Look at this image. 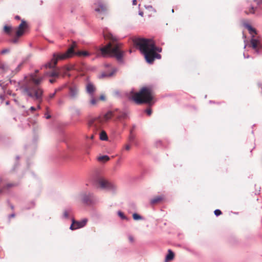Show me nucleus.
Returning <instances> with one entry per match:
<instances>
[{
	"mask_svg": "<svg viewBox=\"0 0 262 262\" xmlns=\"http://www.w3.org/2000/svg\"><path fill=\"white\" fill-rule=\"evenodd\" d=\"M133 42L134 45L144 55L147 63L152 64L155 59L161 58V55L158 53L161 52L162 49L157 47L152 40L143 38H134Z\"/></svg>",
	"mask_w": 262,
	"mask_h": 262,
	"instance_id": "obj_1",
	"label": "nucleus"
},
{
	"mask_svg": "<svg viewBox=\"0 0 262 262\" xmlns=\"http://www.w3.org/2000/svg\"><path fill=\"white\" fill-rule=\"evenodd\" d=\"M39 71L36 70L35 73L26 77L25 83L21 87V90L25 94L30 97L35 98L36 99H40L43 93L42 90L38 86L42 82L43 77H37L36 74Z\"/></svg>",
	"mask_w": 262,
	"mask_h": 262,
	"instance_id": "obj_2",
	"label": "nucleus"
},
{
	"mask_svg": "<svg viewBox=\"0 0 262 262\" xmlns=\"http://www.w3.org/2000/svg\"><path fill=\"white\" fill-rule=\"evenodd\" d=\"M103 36L105 39L110 40V42L101 48L102 55L105 56L109 55L116 58L119 61H122L124 55V52L122 50V44L118 42L117 38L110 32L103 31Z\"/></svg>",
	"mask_w": 262,
	"mask_h": 262,
	"instance_id": "obj_3",
	"label": "nucleus"
},
{
	"mask_svg": "<svg viewBox=\"0 0 262 262\" xmlns=\"http://www.w3.org/2000/svg\"><path fill=\"white\" fill-rule=\"evenodd\" d=\"M132 97L137 104L149 103L153 99V94L150 88L144 87L139 92L133 93Z\"/></svg>",
	"mask_w": 262,
	"mask_h": 262,
	"instance_id": "obj_4",
	"label": "nucleus"
},
{
	"mask_svg": "<svg viewBox=\"0 0 262 262\" xmlns=\"http://www.w3.org/2000/svg\"><path fill=\"white\" fill-rule=\"evenodd\" d=\"M93 8L97 18L103 19L107 13V6L102 0H97L94 4Z\"/></svg>",
	"mask_w": 262,
	"mask_h": 262,
	"instance_id": "obj_5",
	"label": "nucleus"
},
{
	"mask_svg": "<svg viewBox=\"0 0 262 262\" xmlns=\"http://www.w3.org/2000/svg\"><path fill=\"white\" fill-rule=\"evenodd\" d=\"M245 27L248 29L249 33L251 35L250 47H252L256 52H258L259 50L262 49V45L259 39L255 38V35L257 34L256 29L249 24H245Z\"/></svg>",
	"mask_w": 262,
	"mask_h": 262,
	"instance_id": "obj_6",
	"label": "nucleus"
},
{
	"mask_svg": "<svg viewBox=\"0 0 262 262\" xmlns=\"http://www.w3.org/2000/svg\"><path fill=\"white\" fill-rule=\"evenodd\" d=\"M77 47L76 42L73 41L67 51L63 54H54L53 61L54 65L57 64L58 60H64L72 56L74 53V49Z\"/></svg>",
	"mask_w": 262,
	"mask_h": 262,
	"instance_id": "obj_7",
	"label": "nucleus"
},
{
	"mask_svg": "<svg viewBox=\"0 0 262 262\" xmlns=\"http://www.w3.org/2000/svg\"><path fill=\"white\" fill-rule=\"evenodd\" d=\"M28 28V25L27 21L24 19L21 20V23L16 27L15 30V34L14 37L11 39V41L13 43H17L18 42L19 37L23 36L26 29Z\"/></svg>",
	"mask_w": 262,
	"mask_h": 262,
	"instance_id": "obj_8",
	"label": "nucleus"
},
{
	"mask_svg": "<svg viewBox=\"0 0 262 262\" xmlns=\"http://www.w3.org/2000/svg\"><path fill=\"white\" fill-rule=\"evenodd\" d=\"M103 123V119L100 116L95 117H90L88 120L89 126L93 127L95 130L101 129Z\"/></svg>",
	"mask_w": 262,
	"mask_h": 262,
	"instance_id": "obj_9",
	"label": "nucleus"
},
{
	"mask_svg": "<svg viewBox=\"0 0 262 262\" xmlns=\"http://www.w3.org/2000/svg\"><path fill=\"white\" fill-rule=\"evenodd\" d=\"M56 64L54 65V62L53 61V58L51 60V61L47 63L46 64H45L44 67L47 69L49 68L50 69H52L51 71L47 72L45 73V76H49L52 78H58L59 74H60V71L58 69H54Z\"/></svg>",
	"mask_w": 262,
	"mask_h": 262,
	"instance_id": "obj_10",
	"label": "nucleus"
},
{
	"mask_svg": "<svg viewBox=\"0 0 262 262\" xmlns=\"http://www.w3.org/2000/svg\"><path fill=\"white\" fill-rule=\"evenodd\" d=\"M98 182L100 187L103 189L111 190L115 188L113 183L104 179H99Z\"/></svg>",
	"mask_w": 262,
	"mask_h": 262,
	"instance_id": "obj_11",
	"label": "nucleus"
},
{
	"mask_svg": "<svg viewBox=\"0 0 262 262\" xmlns=\"http://www.w3.org/2000/svg\"><path fill=\"white\" fill-rule=\"evenodd\" d=\"M105 66L108 68V71L102 73L101 74V77H111L114 75L117 71V69L115 67H112L110 64H105Z\"/></svg>",
	"mask_w": 262,
	"mask_h": 262,
	"instance_id": "obj_12",
	"label": "nucleus"
},
{
	"mask_svg": "<svg viewBox=\"0 0 262 262\" xmlns=\"http://www.w3.org/2000/svg\"><path fill=\"white\" fill-rule=\"evenodd\" d=\"M88 222V220L84 219L81 221H75L73 220L72 224L70 226V229L72 230L84 227Z\"/></svg>",
	"mask_w": 262,
	"mask_h": 262,
	"instance_id": "obj_13",
	"label": "nucleus"
},
{
	"mask_svg": "<svg viewBox=\"0 0 262 262\" xmlns=\"http://www.w3.org/2000/svg\"><path fill=\"white\" fill-rule=\"evenodd\" d=\"M14 29L12 26L5 25L3 31L5 33L8 35H11Z\"/></svg>",
	"mask_w": 262,
	"mask_h": 262,
	"instance_id": "obj_14",
	"label": "nucleus"
},
{
	"mask_svg": "<svg viewBox=\"0 0 262 262\" xmlns=\"http://www.w3.org/2000/svg\"><path fill=\"white\" fill-rule=\"evenodd\" d=\"M164 199L162 196H157L150 200V204L152 205L158 204L161 202Z\"/></svg>",
	"mask_w": 262,
	"mask_h": 262,
	"instance_id": "obj_15",
	"label": "nucleus"
},
{
	"mask_svg": "<svg viewBox=\"0 0 262 262\" xmlns=\"http://www.w3.org/2000/svg\"><path fill=\"white\" fill-rule=\"evenodd\" d=\"M115 114L114 112H112V111L108 112L106 114H105L104 115L103 117H102V118L103 119V122L105 121L108 120L109 119H110L112 118V116H115Z\"/></svg>",
	"mask_w": 262,
	"mask_h": 262,
	"instance_id": "obj_16",
	"label": "nucleus"
},
{
	"mask_svg": "<svg viewBox=\"0 0 262 262\" xmlns=\"http://www.w3.org/2000/svg\"><path fill=\"white\" fill-rule=\"evenodd\" d=\"M174 256V253L170 249H169L168 250V254L166 256L165 260L166 261L172 260L173 259Z\"/></svg>",
	"mask_w": 262,
	"mask_h": 262,
	"instance_id": "obj_17",
	"label": "nucleus"
},
{
	"mask_svg": "<svg viewBox=\"0 0 262 262\" xmlns=\"http://www.w3.org/2000/svg\"><path fill=\"white\" fill-rule=\"evenodd\" d=\"M95 91V86L91 83H89L86 85V91L90 94H93Z\"/></svg>",
	"mask_w": 262,
	"mask_h": 262,
	"instance_id": "obj_18",
	"label": "nucleus"
},
{
	"mask_svg": "<svg viewBox=\"0 0 262 262\" xmlns=\"http://www.w3.org/2000/svg\"><path fill=\"white\" fill-rule=\"evenodd\" d=\"M78 94V91L77 89L71 88L70 89V95L71 97L74 98L76 97Z\"/></svg>",
	"mask_w": 262,
	"mask_h": 262,
	"instance_id": "obj_19",
	"label": "nucleus"
},
{
	"mask_svg": "<svg viewBox=\"0 0 262 262\" xmlns=\"http://www.w3.org/2000/svg\"><path fill=\"white\" fill-rule=\"evenodd\" d=\"M109 160H110L109 157L107 156H106V155L100 156L98 158V160L99 162H105L106 161H108Z\"/></svg>",
	"mask_w": 262,
	"mask_h": 262,
	"instance_id": "obj_20",
	"label": "nucleus"
},
{
	"mask_svg": "<svg viewBox=\"0 0 262 262\" xmlns=\"http://www.w3.org/2000/svg\"><path fill=\"white\" fill-rule=\"evenodd\" d=\"M100 139L101 140H103V141H105V140H107V136L105 131H104V130L101 131V132L100 134Z\"/></svg>",
	"mask_w": 262,
	"mask_h": 262,
	"instance_id": "obj_21",
	"label": "nucleus"
},
{
	"mask_svg": "<svg viewBox=\"0 0 262 262\" xmlns=\"http://www.w3.org/2000/svg\"><path fill=\"white\" fill-rule=\"evenodd\" d=\"M76 55L79 56H86L89 55V53L86 51H78L75 53Z\"/></svg>",
	"mask_w": 262,
	"mask_h": 262,
	"instance_id": "obj_22",
	"label": "nucleus"
},
{
	"mask_svg": "<svg viewBox=\"0 0 262 262\" xmlns=\"http://www.w3.org/2000/svg\"><path fill=\"white\" fill-rule=\"evenodd\" d=\"M0 69H2L4 72H6L9 70L8 66L4 63H0Z\"/></svg>",
	"mask_w": 262,
	"mask_h": 262,
	"instance_id": "obj_23",
	"label": "nucleus"
},
{
	"mask_svg": "<svg viewBox=\"0 0 262 262\" xmlns=\"http://www.w3.org/2000/svg\"><path fill=\"white\" fill-rule=\"evenodd\" d=\"M17 185L15 183H8L6 186L3 187V189H9L11 187H15Z\"/></svg>",
	"mask_w": 262,
	"mask_h": 262,
	"instance_id": "obj_24",
	"label": "nucleus"
},
{
	"mask_svg": "<svg viewBox=\"0 0 262 262\" xmlns=\"http://www.w3.org/2000/svg\"><path fill=\"white\" fill-rule=\"evenodd\" d=\"M118 215L123 220H127V218L126 217V216L124 214V213L119 211L118 212Z\"/></svg>",
	"mask_w": 262,
	"mask_h": 262,
	"instance_id": "obj_25",
	"label": "nucleus"
},
{
	"mask_svg": "<svg viewBox=\"0 0 262 262\" xmlns=\"http://www.w3.org/2000/svg\"><path fill=\"white\" fill-rule=\"evenodd\" d=\"M133 217L135 220H139L142 219V217L137 213H134L133 215Z\"/></svg>",
	"mask_w": 262,
	"mask_h": 262,
	"instance_id": "obj_26",
	"label": "nucleus"
},
{
	"mask_svg": "<svg viewBox=\"0 0 262 262\" xmlns=\"http://www.w3.org/2000/svg\"><path fill=\"white\" fill-rule=\"evenodd\" d=\"M126 114L125 113H121V114L117 116L118 119L125 118L126 117Z\"/></svg>",
	"mask_w": 262,
	"mask_h": 262,
	"instance_id": "obj_27",
	"label": "nucleus"
},
{
	"mask_svg": "<svg viewBox=\"0 0 262 262\" xmlns=\"http://www.w3.org/2000/svg\"><path fill=\"white\" fill-rule=\"evenodd\" d=\"M214 213L215 215L216 216H219L222 214V211L219 209L215 210V211H214Z\"/></svg>",
	"mask_w": 262,
	"mask_h": 262,
	"instance_id": "obj_28",
	"label": "nucleus"
},
{
	"mask_svg": "<svg viewBox=\"0 0 262 262\" xmlns=\"http://www.w3.org/2000/svg\"><path fill=\"white\" fill-rule=\"evenodd\" d=\"M56 91L57 90H55V92L52 93V94H50L49 96V99H52V98H53L55 95H56Z\"/></svg>",
	"mask_w": 262,
	"mask_h": 262,
	"instance_id": "obj_29",
	"label": "nucleus"
},
{
	"mask_svg": "<svg viewBox=\"0 0 262 262\" xmlns=\"http://www.w3.org/2000/svg\"><path fill=\"white\" fill-rule=\"evenodd\" d=\"M9 51L10 50L8 49H4L2 50L1 53L2 54H6V53L9 52Z\"/></svg>",
	"mask_w": 262,
	"mask_h": 262,
	"instance_id": "obj_30",
	"label": "nucleus"
},
{
	"mask_svg": "<svg viewBox=\"0 0 262 262\" xmlns=\"http://www.w3.org/2000/svg\"><path fill=\"white\" fill-rule=\"evenodd\" d=\"M98 100L94 99V98H93L90 101V103L92 105H95L97 103Z\"/></svg>",
	"mask_w": 262,
	"mask_h": 262,
	"instance_id": "obj_31",
	"label": "nucleus"
},
{
	"mask_svg": "<svg viewBox=\"0 0 262 262\" xmlns=\"http://www.w3.org/2000/svg\"><path fill=\"white\" fill-rule=\"evenodd\" d=\"M69 212L68 211H64V212H63V215L65 217L67 218L69 216Z\"/></svg>",
	"mask_w": 262,
	"mask_h": 262,
	"instance_id": "obj_32",
	"label": "nucleus"
},
{
	"mask_svg": "<svg viewBox=\"0 0 262 262\" xmlns=\"http://www.w3.org/2000/svg\"><path fill=\"white\" fill-rule=\"evenodd\" d=\"M146 112L148 115L150 116L151 114V110L149 108L146 110Z\"/></svg>",
	"mask_w": 262,
	"mask_h": 262,
	"instance_id": "obj_33",
	"label": "nucleus"
},
{
	"mask_svg": "<svg viewBox=\"0 0 262 262\" xmlns=\"http://www.w3.org/2000/svg\"><path fill=\"white\" fill-rule=\"evenodd\" d=\"M128 239H129V242L131 243H133L134 241V237L131 235L129 236Z\"/></svg>",
	"mask_w": 262,
	"mask_h": 262,
	"instance_id": "obj_34",
	"label": "nucleus"
},
{
	"mask_svg": "<svg viewBox=\"0 0 262 262\" xmlns=\"http://www.w3.org/2000/svg\"><path fill=\"white\" fill-rule=\"evenodd\" d=\"M83 202H84L85 203H86L87 204H89L90 203L89 201L88 200H87L85 197L83 198Z\"/></svg>",
	"mask_w": 262,
	"mask_h": 262,
	"instance_id": "obj_35",
	"label": "nucleus"
},
{
	"mask_svg": "<svg viewBox=\"0 0 262 262\" xmlns=\"http://www.w3.org/2000/svg\"><path fill=\"white\" fill-rule=\"evenodd\" d=\"M49 81H50V83H53L55 81V78H51V79H50L49 80Z\"/></svg>",
	"mask_w": 262,
	"mask_h": 262,
	"instance_id": "obj_36",
	"label": "nucleus"
},
{
	"mask_svg": "<svg viewBox=\"0 0 262 262\" xmlns=\"http://www.w3.org/2000/svg\"><path fill=\"white\" fill-rule=\"evenodd\" d=\"M125 149L127 150H129L130 149V146L128 145H127L125 146Z\"/></svg>",
	"mask_w": 262,
	"mask_h": 262,
	"instance_id": "obj_37",
	"label": "nucleus"
},
{
	"mask_svg": "<svg viewBox=\"0 0 262 262\" xmlns=\"http://www.w3.org/2000/svg\"><path fill=\"white\" fill-rule=\"evenodd\" d=\"M137 4V0H133V5H136Z\"/></svg>",
	"mask_w": 262,
	"mask_h": 262,
	"instance_id": "obj_38",
	"label": "nucleus"
},
{
	"mask_svg": "<svg viewBox=\"0 0 262 262\" xmlns=\"http://www.w3.org/2000/svg\"><path fill=\"white\" fill-rule=\"evenodd\" d=\"M250 13H254V8L253 7H252L251 8V10L250 11Z\"/></svg>",
	"mask_w": 262,
	"mask_h": 262,
	"instance_id": "obj_39",
	"label": "nucleus"
},
{
	"mask_svg": "<svg viewBox=\"0 0 262 262\" xmlns=\"http://www.w3.org/2000/svg\"><path fill=\"white\" fill-rule=\"evenodd\" d=\"M15 19H17V20H19V19H20V17L18 15H16V16H15Z\"/></svg>",
	"mask_w": 262,
	"mask_h": 262,
	"instance_id": "obj_40",
	"label": "nucleus"
},
{
	"mask_svg": "<svg viewBox=\"0 0 262 262\" xmlns=\"http://www.w3.org/2000/svg\"><path fill=\"white\" fill-rule=\"evenodd\" d=\"M21 64H20L19 65H18V66L17 68H16V70H17L18 71L20 70V68H21Z\"/></svg>",
	"mask_w": 262,
	"mask_h": 262,
	"instance_id": "obj_41",
	"label": "nucleus"
},
{
	"mask_svg": "<svg viewBox=\"0 0 262 262\" xmlns=\"http://www.w3.org/2000/svg\"><path fill=\"white\" fill-rule=\"evenodd\" d=\"M30 110H31V111H35V110H36V108H35L34 107L32 106V107H30Z\"/></svg>",
	"mask_w": 262,
	"mask_h": 262,
	"instance_id": "obj_42",
	"label": "nucleus"
},
{
	"mask_svg": "<svg viewBox=\"0 0 262 262\" xmlns=\"http://www.w3.org/2000/svg\"><path fill=\"white\" fill-rule=\"evenodd\" d=\"M100 99L102 100H104L105 99V97L104 96H101Z\"/></svg>",
	"mask_w": 262,
	"mask_h": 262,
	"instance_id": "obj_43",
	"label": "nucleus"
},
{
	"mask_svg": "<svg viewBox=\"0 0 262 262\" xmlns=\"http://www.w3.org/2000/svg\"><path fill=\"white\" fill-rule=\"evenodd\" d=\"M51 117V115H47L46 116V118H47V119H50Z\"/></svg>",
	"mask_w": 262,
	"mask_h": 262,
	"instance_id": "obj_44",
	"label": "nucleus"
},
{
	"mask_svg": "<svg viewBox=\"0 0 262 262\" xmlns=\"http://www.w3.org/2000/svg\"><path fill=\"white\" fill-rule=\"evenodd\" d=\"M258 4H262V0H258Z\"/></svg>",
	"mask_w": 262,
	"mask_h": 262,
	"instance_id": "obj_45",
	"label": "nucleus"
},
{
	"mask_svg": "<svg viewBox=\"0 0 262 262\" xmlns=\"http://www.w3.org/2000/svg\"><path fill=\"white\" fill-rule=\"evenodd\" d=\"M139 15H140L141 16H143V12H139Z\"/></svg>",
	"mask_w": 262,
	"mask_h": 262,
	"instance_id": "obj_46",
	"label": "nucleus"
},
{
	"mask_svg": "<svg viewBox=\"0 0 262 262\" xmlns=\"http://www.w3.org/2000/svg\"><path fill=\"white\" fill-rule=\"evenodd\" d=\"M6 105H9V101H7L6 102Z\"/></svg>",
	"mask_w": 262,
	"mask_h": 262,
	"instance_id": "obj_47",
	"label": "nucleus"
},
{
	"mask_svg": "<svg viewBox=\"0 0 262 262\" xmlns=\"http://www.w3.org/2000/svg\"><path fill=\"white\" fill-rule=\"evenodd\" d=\"M14 216H15V215H14V214H11V215H10V217H14Z\"/></svg>",
	"mask_w": 262,
	"mask_h": 262,
	"instance_id": "obj_48",
	"label": "nucleus"
},
{
	"mask_svg": "<svg viewBox=\"0 0 262 262\" xmlns=\"http://www.w3.org/2000/svg\"><path fill=\"white\" fill-rule=\"evenodd\" d=\"M94 135H92V136H91V138H91V139H93L94 138Z\"/></svg>",
	"mask_w": 262,
	"mask_h": 262,
	"instance_id": "obj_49",
	"label": "nucleus"
},
{
	"mask_svg": "<svg viewBox=\"0 0 262 262\" xmlns=\"http://www.w3.org/2000/svg\"><path fill=\"white\" fill-rule=\"evenodd\" d=\"M38 108H40V106H39V105H38Z\"/></svg>",
	"mask_w": 262,
	"mask_h": 262,
	"instance_id": "obj_50",
	"label": "nucleus"
},
{
	"mask_svg": "<svg viewBox=\"0 0 262 262\" xmlns=\"http://www.w3.org/2000/svg\"><path fill=\"white\" fill-rule=\"evenodd\" d=\"M69 70H70V69H67V71H69Z\"/></svg>",
	"mask_w": 262,
	"mask_h": 262,
	"instance_id": "obj_51",
	"label": "nucleus"
},
{
	"mask_svg": "<svg viewBox=\"0 0 262 262\" xmlns=\"http://www.w3.org/2000/svg\"><path fill=\"white\" fill-rule=\"evenodd\" d=\"M2 191V190L0 189V192H1Z\"/></svg>",
	"mask_w": 262,
	"mask_h": 262,
	"instance_id": "obj_52",
	"label": "nucleus"
}]
</instances>
